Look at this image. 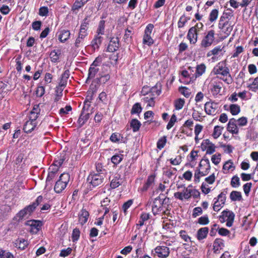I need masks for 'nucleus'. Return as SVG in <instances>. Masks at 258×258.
Returning a JSON list of instances; mask_svg holds the SVG:
<instances>
[{
    "instance_id": "28",
    "label": "nucleus",
    "mask_w": 258,
    "mask_h": 258,
    "mask_svg": "<svg viewBox=\"0 0 258 258\" xmlns=\"http://www.w3.org/2000/svg\"><path fill=\"white\" fill-rule=\"evenodd\" d=\"M205 143L206 146L205 150L206 151V154H212L215 151V146L214 144L212 143L209 140H207Z\"/></svg>"
},
{
    "instance_id": "52",
    "label": "nucleus",
    "mask_w": 258,
    "mask_h": 258,
    "mask_svg": "<svg viewBox=\"0 0 258 258\" xmlns=\"http://www.w3.org/2000/svg\"><path fill=\"white\" fill-rule=\"evenodd\" d=\"M184 103H185V101L183 99L180 98V99H178L177 100H176L175 102V104H174L175 107L176 109H177V110L181 109L183 107V106L184 104Z\"/></svg>"
},
{
    "instance_id": "50",
    "label": "nucleus",
    "mask_w": 258,
    "mask_h": 258,
    "mask_svg": "<svg viewBox=\"0 0 258 258\" xmlns=\"http://www.w3.org/2000/svg\"><path fill=\"white\" fill-rule=\"evenodd\" d=\"M0 258H14V256L10 252L0 249Z\"/></svg>"
},
{
    "instance_id": "22",
    "label": "nucleus",
    "mask_w": 258,
    "mask_h": 258,
    "mask_svg": "<svg viewBox=\"0 0 258 258\" xmlns=\"http://www.w3.org/2000/svg\"><path fill=\"white\" fill-rule=\"evenodd\" d=\"M209 229L208 227H203L198 230L197 234V237L198 240H201L205 238L208 233Z\"/></svg>"
},
{
    "instance_id": "7",
    "label": "nucleus",
    "mask_w": 258,
    "mask_h": 258,
    "mask_svg": "<svg viewBox=\"0 0 258 258\" xmlns=\"http://www.w3.org/2000/svg\"><path fill=\"white\" fill-rule=\"evenodd\" d=\"M33 208H32L30 205L26 207L16 215L14 218L17 221H20L23 219L28 218L34 211V209Z\"/></svg>"
},
{
    "instance_id": "43",
    "label": "nucleus",
    "mask_w": 258,
    "mask_h": 258,
    "mask_svg": "<svg viewBox=\"0 0 258 258\" xmlns=\"http://www.w3.org/2000/svg\"><path fill=\"white\" fill-rule=\"evenodd\" d=\"M98 71V68L91 66L89 70L88 78L92 79L94 78Z\"/></svg>"
},
{
    "instance_id": "62",
    "label": "nucleus",
    "mask_w": 258,
    "mask_h": 258,
    "mask_svg": "<svg viewBox=\"0 0 258 258\" xmlns=\"http://www.w3.org/2000/svg\"><path fill=\"white\" fill-rule=\"evenodd\" d=\"M80 231L78 229L75 228L73 230L72 233V239L73 241L77 240L80 237Z\"/></svg>"
},
{
    "instance_id": "29",
    "label": "nucleus",
    "mask_w": 258,
    "mask_h": 258,
    "mask_svg": "<svg viewBox=\"0 0 258 258\" xmlns=\"http://www.w3.org/2000/svg\"><path fill=\"white\" fill-rule=\"evenodd\" d=\"M142 100L147 103V106L152 107L155 105L154 98L152 96V94L149 93L148 96L144 97Z\"/></svg>"
},
{
    "instance_id": "60",
    "label": "nucleus",
    "mask_w": 258,
    "mask_h": 258,
    "mask_svg": "<svg viewBox=\"0 0 258 258\" xmlns=\"http://www.w3.org/2000/svg\"><path fill=\"white\" fill-rule=\"evenodd\" d=\"M120 138V135L118 133H113L111 135V136L110 137V140L112 142L116 143L118 142Z\"/></svg>"
},
{
    "instance_id": "32",
    "label": "nucleus",
    "mask_w": 258,
    "mask_h": 258,
    "mask_svg": "<svg viewBox=\"0 0 258 258\" xmlns=\"http://www.w3.org/2000/svg\"><path fill=\"white\" fill-rule=\"evenodd\" d=\"M206 67L204 63L198 65L196 68V77L202 76L206 71Z\"/></svg>"
},
{
    "instance_id": "46",
    "label": "nucleus",
    "mask_w": 258,
    "mask_h": 258,
    "mask_svg": "<svg viewBox=\"0 0 258 258\" xmlns=\"http://www.w3.org/2000/svg\"><path fill=\"white\" fill-rule=\"evenodd\" d=\"M142 108L139 103H135L131 109V113L133 114L140 113L142 111Z\"/></svg>"
},
{
    "instance_id": "40",
    "label": "nucleus",
    "mask_w": 258,
    "mask_h": 258,
    "mask_svg": "<svg viewBox=\"0 0 258 258\" xmlns=\"http://www.w3.org/2000/svg\"><path fill=\"white\" fill-rule=\"evenodd\" d=\"M86 36V34L79 33V36L76 40L75 43L76 47H79L81 46L84 41V39Z\"/></svg>"
},
{
    "instance_id": "42",
    "label": "nucleus",
    "mask_w": 258,
    "mask_h": 258,
    "mask_svg": "<svg viewBox=\"0 0 258 258\" xmlns=\"http://www.w3.org/2000/svg\"><path fill=\"white\" fill-rule=\"evenodd\" d=\"M235 169V166L231 160H228L226 162L223 166V169L229 171V170L233 171Z\"/></svg>"
},
{
    "instance_id": "5",
    "label": "nucleus",
    "mask_w": 258,
    "mask_h": 258,
    "mask_svg": "<svg viewBox=\"0 0 258 258\" xmlns=\"http://www.w3.org/2000/svg\"><path fill=\"white\" fill-rule=\"evenodd\" d=\"M205 110L207 114L214 116L219 113V104L215 102H207L205 104Z\"/></svg>"
},
{
    "instance_id": "19",
    "label": "nucleus",
    "mask_w": 258,
    "mask_h": 258,
    "mask_svg": "<svg viewBox=\"0 0 258 258\" xmlns=\"http://www.w3.org/2000/svg\"><path fill=\"white\" fill-rule=\"evenodd\" d=\"M155 177V176L153 175H151L149 176H148L146 183H145V184L143 185V187L141 189L142 191H147L148 189V188L150 187H153L154 184Z\"/></svg>"
},
{
    "instance_id": "34",
    "label": "nucleus",
    "mask_w": 258,
    "mask_h": 258,
    "mask_svg": "<svg viewBox=\"0 0 258 258\" xmlns=\"http://www.w3.org/2000/svg\"><path fill=\"white\" fill-rule=\"evenodd\" d=\"M70 35V31L68 30H62L60 32L59 36V40L63 42L67 40Z\"/></svg>"
},
{
    "instance_id": "49",
    "label": "nucleus",
    "mask_w": 258,
    "mask_h": 258,
    "mask_svg": "<svg viewBox=\"0 0 258 258\" xmlns=\"http://www.w3.org/2000/svg\"><path fill=\"white\" fill-rule=\"evenodd\" d=\"M104 28H105V21L104 20H101L99 22V26H98V28L97 31L98 35L104 34Z\"/></svg>"
},
{
    "instance_id": "57",
    "label": "nucleus",
    "mask_w": 258,
    "mask_h": 258,
    "mask_svg": "<svg viewBox=\"0 0 258 258\" xmlns=\"http://www.w3.org/2000/svg\"><path fill=\"white\" fill-rule=\"evenodd\" d=\"M211 160L215 165L218 164L221 161V155L220 154L213 155L212 156Z\"/></svg>"
},
{
    "instance_id": "4",
    "label": "nucleus",
    "mask_w": 258,
    "mask_h": 258,
    "mask_svg": "<svg viewBox=\"0 0 258 258\" xmlns=\"http://www.w3.org/2000/svg\"><path fill=\"white\" fill-rule=\"evenodd\" d=\"M103 180L102 173L90 174L87 178V181L93 187L100 185Z\"/></svg>"
},
{
    "instance_id": "27",
    "label": "nucleus",
    "mask_w": 258,
    "mask_h": 258,
    "mask_svg": "<svg viewBox=\"0 0 258 258\" xmlns=\"http://www.w3.org/2000/svg\"><path fill=\"white\" fill-rule=\"evenodd\" d=\"M89 0H76L73 4L72 10L74 12L78 11L79 9L82 8L85 4H86Z\"/></svg>"
},
{
    "instance_id": "6",
    "label": "nucleus",
    "mask_w": 258,
    "mask_h": 258,
    "mask_svg": "<svg viewBox=\"0 0 258 258\" xmlns=\"http://www.w3.org/2000/svg\"><path fill=\"white\" fill-rule=\"evenodd\" d=\"M190 185L187 187L183 186L182 190L174 193V197L181 201L188 200L190 198Z\"/></svg>"
},
{
    "instance_id": "54",
    "label": "nucleus",
    "mask_w": 258,
    "mask_h": 258,
    "mask_svg": "<svg viewBox=\"0 0 258 258\" xmlns=\"http://www.w3.org/2000/svg\"><path fill=\"white\" fill-rule=\"evenodd\" d=\"M176 116L175 114H173L168 123L166 128L167 130H170L174 124L175 122L176 121Z\"/></svg>"
},
{
    "instance_id": "59",
    "label": "nucleus",
    "mask_w": 258,
    "mask_h": 258,
    "mask_svg": "<svg viewBox=\"0 0 258 258\" xmlns=\"http://www.w3.org/2000/svg\"><path fill=\"white\" fill-rule=\"evenodd\" d=\"M222 49H221L220 47H215L214 49H213L212 50L210 51L207 53L208 56H210L212 55H217L219 53V52L221 51Z\"/></svg>"
},
{
    "instance_id": "15",
    "label": "nucleus",
    "mask_w": 258,
    "mask_h": 258,
    "mask_svg": "<svg viewBox=\"0 0 258 258\" xmlns=\"http://www.w3.org/2000/svg\"><path fill=\"white\" fill-rule=\"evenodd\" d=\"M69 76L70 74L69 72L68 71H66L62 74L58 87V88L60 89V91H62L64 87H66L67 84L68 79L69 78Z\"/></svg>"
},
{
    "instance_id": "44",
    "label": "nucleus",
    "mask_w": 258,
    "mask_h": 258,
    "mask_svg": "<svg viewBox=\"0 0 258 258\" xmlns=\"http://www.w3.org/2000/svg\"><path fill=\"white\" fill-rule=\"evenodd\" d=\"M219 12L217 9L213 10L209 15V20L211 22L215 21L218 16Z\"/></svg>"
},
{
    "instance_id": "17",
    "label": "nucleus",
    "mask_w": 258,
    "mask_h": 258,
    "mask_svg": "<svg viewBox=\"0 0 258 258\" xmlns=\"http://www.w3.org/2000/svg\"><path fill=\"white\" fill-rule=\"evenodd\" d=\"M49 172L46 178V185H48L49 183L51 184L50 182L53 180L57 176L58 171L57 168H51L50 167L49 168Z\"/></svg>"
},
{
    "instance_id": "36",
    "label": "nucleus",
    "mask_w": 258,
    "mask_h": 258,
    "mask_svg": "<svg viewBox=\"0 0 258 258\" xmlns=\"http://www.w3.org/2000/svg\"><path fill=\"white\" fill-rule=\"evenodd\" d=\"M130 125L131 127L133 128V131L136 132L139 131L141 124L138 120L133 119L131 120Z\"/></svg>"
},
{
    "instance_id": "20",
    "label": "nucleus",
    "mask_w": 258,
    "mask_h": 258,
    "mask_svg": "<svg viewBox=\"0 0 258 258\" xmlns=\"http://www.w3.org/2000/svg\"><path fill=\"white\" fill-rule=\"evenodd\" d=\"M66 160L65 153L60 154L54 160L53 164L50 166L51 168H58L62 165L64 161Z\"/></svg>"
},
{
    "instance_id": "14",
    "label": "nucleus",
    "mask_w": 258,
    "mask_h": 258,
    "mask_svg": "<svg viewBox=\"0 0 258 258\" xmlns=\"http://www.w3.org/2000/svg\"><path fill=\"white\" fill-rule=\"evenodd\" d=\"M119 40L117 37H113L110 40L107 50L109 52L116 51L119 48Z\"/></svg>"
},
{
    "instance_id": "35",
    "label": "nucleus",
    "mask_w": 258,
    "mask_h": 258,
    "mask_svg": "<svg viewBox=\"0 0 258 258\" xmlns=\"http://www.w3.org/2000/svg\"><path fill=\"white\" fill-rule=\"evenodd\" d=\"M102 40V37L100 36V35H98L95 37V38L93 40L92 42V47L94 48H98L99 46V45L101 44Z\"/></svg>"
},
{
    "instance_id": "16",
    "label": "nucleus",
    "mask_w": 258,
    "mask_h": 258,
    "mask_svg": "<svg viewBox=\"0 0 258 258\" xmlns=\"http://www.w3.org/2000/svg\"><path fill=\"white\" fill-rule=\"evenodd\" d=\"M162 210V202L159 198H155L152 206V212L154 215L159 213Z\"/></svg>"
},
{
    "instance_id": "10",
    "label": "nucleus",
    "mask_w": 258,
    "mask_h": 258,
    "mask_svg": "<svg viewBox=\"0 0 258 258\" xmlns=\"http://www.w3.org/2000/svg\"><path fill=\"white\" fill-rule=\"evenodd\" d=\"M199 168L200 169L199 173H202V176L207 175L211 168L209 160L208 159L202 160L200 163Z\"/></svg>"
},
{
    "instance_id": "48",
    "label": "nucleus",
    "mask_w": 258,
    "mask_h": 258,
    "mask_svg": "<svg viewBox=\"0 0 258 258\" xmlns=\"http://www.w3.org/2000/svg\"><path fill=\"white\" fill-rule=\"evenodd\" d=\"M28 224L32 227L36 228L37 230H39L42 226V223L40 221L31 220L28 221Z\"/></svg>"
},
{
    "instance_id": "45",
    "label": "nucleus",
    "mask_w": 258,
    "mask_h": 258,
    "mask_svg": "<svg viewBox=\"0 0 258 258\" xmlns=\"http://www.w3.org/2000/svg\"><path fill=\"white\" fill-rule=\"evenodd\" d=\"M24 154L21 153L19 154L18 157H17L16 160L15 161L14 166L19 168L21 167L22 165L23 160L24 159Z\"/></svg>"
},
{
    "instance_id": "18",
    "label": "nucleus",
    "mask_w": 258,
    "mask_h": 258,
    "mask_svg": "<svg viewBox=\"0 0 258 258\" xmlns=\"http://www.w3.org/2000/svg\"><path fill=\"white\" fill-rule=\"evenodd\" d=\"M89 216V212L85 209H83L79 213V222L82 225H84L86 223L88 220Z\"/></svg>"
},
{
    "instance_id": "2",
    "label": "nucleus",
    "mask_w": 258,
    "mask_h": 258,
    "mask_svg": "<svg viewBox=\"0 0 258 258\" xmlns=\"http://www.w3.org/2000/svg\"><path fill=\"white\" fill-rule=\"evenodd\" d=\"M70 180V175L67 173L61 174L54 186V190L56 193H60L65 189Z\"/></svg>"
},
{
    "instance_id": "3",
    "label": "nucleus",
    "mask_w": 258,
    "mask_h": 258,
    "mask_svg": "<svg viewBox=\"0 0 258 258\" xmlns=\"http://www.w3.org/2000/svg\"><path fill=\"white\" fill-rule=\"evenodd\" d=\"M215 40V31L213 30L209 31L207 34L203 38L201 46L202 48H207L210 46Z\"/></svg>"
},
{
    "instance_id": "26",
    "label": "nucleus",
    "mask_w": 258,
    "mask_h": 258,
    "mask_svg": "<svg viewBox=\"0 0 258 258\" xmlns=\"http://www.w3.org/2000/svg\"><path fill=\"white\" fill-rule=\"evenodd\" d=\"M122 179L120 178L119 174H116V176L111 180L110 186L112 188L118 187L121 183Z\"/></svg>"
},
{
    "instance_id": "51",
    "label": "nucleus",
    "mask_w": 258,
    "mask_h": 258,
    "mask_svg": "<svg viewBox=\"0 0 258 258\" xmlns=\"http://www.w3.org/2000/svg\"><path fill=\"white\" fill-rule=\"evenodd\" d=\"M231 185L233 187H237L240 185V179L237 176H234L232 178L231 181Z\"/></svg>"
},
{
    "instance_id": "8",
    "label": "nucleus",
    "mask_w": 258,
    "mask_h": 258,
    "mask_svg": "<svg viewBox=\"0 0 258 258\" xmlns=\"http://www.w3.org/2000/svg\"><path fill=\"white\" fill-rule=\"evenodd\" d=\"M234 213L229 211H224L220 216V220L221 222L226 221V225L228 227L232 226L234 219Z\"/></svg>"
},
{
    "instance_id": "24",
    "label": "nucleus",
    "mask_w": 258,
    "mask_h": 258,
    "mask_svg": "<svg viewBox=\"0 0 258 258\" xmlns=\"http://www.w3.org/2000/svg\"><path fill=\"white\" fill-rule=\"evenodd\" d=\"M93 95V92L89 93L88 95H87V99L84 101V105L82 111H89L90 112H92L91 110L90 109V101L89 100H91L92 99Z\"/></svg>"
},
{
    "instance_id": "64",
    "label": "nucleus",
    "mask_w": 258,
    "mask_h": 258,
    "mask_svg": "<svg viewBox=\"0 0 258 258\" xmlns=\"http://www.w3.org/2000/svg\"><path fill=\"white\" fill-rule=\"evenodd\" d=\"M181 157L179 156L174 159H170V163L173 165H179L181 162Z\"/></svg>"
},
{
    "instance_id": "37",
    "label": "nucleus",
    "mask_w": 258,
    "mask_h": 258,
    "mask_svg": "<svg viewBox=\"0 0 258 258\" xmlns=\"http://www.w3.org/2000/svg\"><path fill=\"white\" fill-rule=\"evenodd\" d=\"M60 54V51L59 50H54L52 51L50 53V57L51 61L53 62H57L59 58V55Z\"/></svg>"
},
{
    "instance_id": "33",
    "label": "nucleus",
    "mask_w": 258,
    "mask_h": 258,
    "mask_svg": "<svg viewBox=\"0 0 258 258\" xmlns=\"http://www.w3.org/2000/svg\"><path fill=\"white\" fill-rule=\"evenodd\" d=\"M211 90L213 95L215 96L218 95L221 91L222 87L218 84H211Z\"/></svg>"
},
{
    "instance_id": "63",
    "label": "nucleus",
    "mask_w": 258,
    "mask_h": 258,
    "mask_svg": "<svg viewBox=\"0 0 258 258\" xmlns=\"http://www.w3.org/2000/svg\"><path fill=\"white\" fill-rule=\"evenodd\" d=\"M166 142V137H163L161 138L157 142V147L161 149L163 148Z\"/></svg>"
},
{
    "instance_id": "11",
    "label": "nucleus",
    "mask_w": 258,
    "mask_h": 258,
    "mask_svg": "<svg viewBox=\"0 0 258 258\" xmlns=\"http://www.w3.org/2000/svg\"><path fill=\"white\" fill-rule=\"evenodd\" d=\"M227 130L232 134L237 135L238 134L239 130L236 123V120L235 118H232L229 120L227 124Z\"/></svg>"
},
{
    "instance_id": "39",
    "label": "nucleus",
    "mask_w": 258,
    "mask_h": 258,
    "mask_svg": "<svg viewBox=\"0 0 258 258\" xmlns=\"http://www.w3.org/2000/svg\"><path fill=\"white\" fill-rule=\"evenodd\" d=\"M179 235L181 238L186 242L184 244H188L189 242H191L190 237L187 234L185 231L181 230L179 232Z\"/></svg>"
},
{
    "instance_id": "1",
    "label": "nucleus",
    "mask_w": 258,
    "mask_h": 258,
    "mask_svg": "<svg viewBox=\"0 0 258 258\" xmlns=\"http://www.w3.org/2000/svg\"><path fill=\"white\" fill-rule=\"evenodd\" d=\"M213 73L215 75H220L222 77L219 78L228 84L232 82V78L229 73L228 67L224 66L223 63L219 62L213 69Z\"/></svg>"
},
{
    "instance_id": "56",
    "label": "nucleus",
    "mask_w": 258,
    "mask_h": 258,
    "mask_svg": "<svg viewBox=\"0 0 258 258\" xmlns=\"http://www.w3.org/2000/svg\"><path fill=\"white\" fill-rule=\"evenodd\" d=\"M179 92L186 98L189 97L190 94L189 89L185 87L180 88Z\"/></svg>"
},
{
    "instance_id": "47",
    "label": "nucleus",
    "mask_w": 258,
    "mask_h": 258,
    "mask_svg": "<svg viewBox=\"0 0 258 258\" xmlns=\"http://www.w3.org/2000/svg\"><path fill=\"white\" fill-rule=\"evenodd\" d=\"M230 111L233 115H237L240 111V107L237 104H231L230 106Z\"/></svg>"
},
{
    "instance_id": "12",
    "label": "nucleus",
    "mask_w": 258,
    "mask_h": 258,
    "mask_svg": "<svg viewBox=\"0 0 258 258\" xmlns=\"http://www.w3.org/2000/svg\"><path fill=\"white\" fill-rule=\"evenodd\" d=\"M155 251L158 256L161 258H166L169 254V248L164 246H157L155 249Z\"/></svg>"
},
{
    "instance_id": "21",
    "label": "nucleus",
    "mask_w": 258,
    "mask_h": 258,
    "mask_svg": "<svg viewBox=\"0 0 258 258\" xmlns=\"http://www.w3.org/2000/svg\"><path fill=\"white\" fill-rule=\"evenodd\" d=\"M36 125V122H33L29 120L25 122L23 130L26 133H30L34 130Z\"/></svg>"
},
{
    "instance_id": "9",
    "label": "nucleus",
    "mask_w": 258,
    "mask_h": 258,
    "mask_svg": "<svg viewBox=\"0 0 258 258\" xmlns=\"http://www.w3.org/2000/svg\"><path fill=\"white\" fill-rule=\"evenodd\" d=\"M154 26L150 24L147 25L145 30V34L143 37V43L148 45H151L154 42L153 39L151 37Z\"/></svg>"
},
{
    "instance_id": "38",
    "label": "nucleus",
    "mask_w": 258,
    "mask_h": 258,
    "mask_svg": "<svg viewBox=\"0 0 258 258\" xmlns=\"http://www.w3.org/2000/svg\"><path fill=\"white\" fill-rule=\"evenodd\" d=\"M224 127L219 125L215 126L212 134V136L214 139H217L222 134Z\"/></svg>"
},
{
    "instance_id": "41",
    "label": "nucleus",
    "mask_w": 258,
    "mask_h": 258,
    "mask_svg": "<svg viewBox=\"0 0 258 258\" xmlns=\"http://www.w3.org/2000/svg\"><path fill=\"white\" fill-rule=\"evenodd\" d=\"M224 246V243L222 239H216L213 244V248L215 251L218 250L219 249L222 248Z\"/></svg>"
},
{
    "instance_id": "61",
    "label": "nucleus",
    "mask_w": 258,
    "mask_h": 258,
    "mask_svg": "<svg viewBox=\"0 0 258 258\" xmlns=\"http://www.w3.org/2000/svg\"><path fill=\"white\" fill-rule=\"evenodd\" d=\"M209 222V218L207 216H204L200 217L198 219V223L201 225H206Z\"/></svg>"
},
{
    "instance_id": "23",
    "label": "nucleus",
    "mask_w": 258,
    "mask_h": 258,
    "mask_svg": "<svg viewBox=\"0 0 258 258\" xmlns=\"http://www.w3.org/2000/svg\"><path fill=\"white\" fill-rule=\"evenodd\" d=\"M93 95V92L89 93L88 95H87V99L84 101V105L82 111H89L90 112H92L91 110L90 109V101L89 100H91L92 99Z\"/></svg>"
},
{
    "instance_id": "58",
    "label": "nucleus",
    "mask_w": 258,
    "mask_h": 258,
    "mask_svg": "<svg viewBox=\"0 0 258 258\" xmlns=\"http://www.w3.org/2000/svg\"><path fill=\"white\" fill-rule=\"evenodd\" d=\"M237 124L239 126H243L247 124V120L245 117H242L236 120Z\"/></svg>"
},
{
    "instance_id": "55",
    "label": "nucleus",
    "mask_w": 258,
    "mask_h": 258,
    "mask_svg": "<svg viewBox=\"0 0 258 258\" xmlns=\"http://www.w3.org/2000/svg\"><path fill=\"white\" fill-rule=\"evenodd\" d=\"M190 198L192 196L194 198H198L200 197V192L193 188L192 186L190 185Z\"/></svg>"
},
{
    "instance_id": "31",
    "label": "nucleus",
    "mask_w": 258,
    "mask_h": 258,
    "mask_svg": "<svg viewBox=\"0 0 258 258\" xmlns=\"http://www.w3.org/2000/svg\"><path fill=\"white\" fill-rule=\"evenodd\" d=\"M230 198L232 201H240L242 200L241 194L237 191H232L230 194Z\"/></svg>"
},
{
    "instance_id": "25",
    "label": "nucleus",
    "mask_w": 258,
    "mask_h": 258,
    "mask_svg": "<svg viewBox=\"0 0 258 258\" xmlns=\"http://www.w3.org/2000/svg\"><path fill=\"white\" fill-rule=\"evenodd\" d=\"M92 112H90L89 111H82V113L79 118V123L81 125L84 124L85 122L89 119L90 114Z\"/></svg>"
},
{
    "instance_id": "53",
    "label": "nucleus",
    "mask_w": 258,
    "mask_h": 258,
    "mask_svg": "<svg viewBox=\"0 0 258 258\" xmlns=\"http://www.w3.org/2000/svg\"><path fill=\"white\" fill-rule=\"evenodd\" d=\"M122 155H115L111 158L112 162L115 164H118L122 160Z\"/></svg>"
},
{
    "instance_id": "30",
    "label": "nucleus",
    "mask_w": 258,
    "mask_h": 258,
    "mask_svg": "<svg viewBox=\"0 0 258 258\" xmlns=\"http://www.w3.org/2000/svg\"><path fill=\"white\" fill-rule=\"evenodd\" d=\"M16 246L21 249H24L28 244V241L24 239L21 238L16 240L15 243Z\"/></svg>"
},
{
    "instance_id": "13",
    "label": "nucleus",
    "mask_w": 258,
    "mask_h": 258,
    "mask_svg": "<svg viewBox=\"0 0 258 258\" xmlns=\"http://www.w3.org/2000/svg\"><path fill=\"white\" fill-rule=\"evenodd\" d=\"M199 32L195 30V28H190L187 33V38L189 41L190 44H194L198 41V36Z\"/></svg>"
}]
</instances>
